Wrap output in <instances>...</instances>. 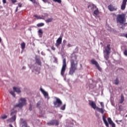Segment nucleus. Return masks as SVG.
I'll return each instance as SVG.
<instances>
[{
  "label": "nucleus",
  "mask_w": 127,
  "mask_h": 127,
  "mask_svg": "<svg viewBox=\"0 0 127 127\" xmlns=\"http://www.w3.org/2000/svg\"><path fill=\"white\" fill-rule=\"evenodd\" d=\"M70 67L69 68V75H73L75 73V71L77 70L78 67V61L77 60V56L74 55L71 56L70 60Z\"/></svg>",
  "instance_id": "obj_1"
},
{
  "label": "nucleus",
  "mask_w": 127,
  "mask_h": 127,
  "mask_svg": "<svg viewBox=\"0 0 127 127\" xmlns=\"http://www.w3.org/2000/svg\"><path fill=\"white\" fill-rule=\"evenodd\" d=\"M116 21L117 23H120V24L126 22V21H127V19H126V14L122 13L117 15Z\"/></svg>",
  "instance_id": "obj_2"
},
{
  "label": "nucleus",
  "mask_w": 127,
  "mask_h": 127,
  "mask_svg": "<svg viewBox=\"0 0 127 127\" xmlns=\"http://www.w3.org/2000/svg\"><path fill=\"white\" fill-rule=\"evenodd\" d=\"M67 68V64H66V59L63 60V66L61 70V75L64 77L65 74V72L66 71V68Z\"/></svg>",
  "instance_id": "obj_3"
},
{
  "label": "nucleus",
  "mask_w": 127,
  "mask_h": 127,
  "mask_svg": "<svg viewBox=\"0 0 127 127\" xmlns=\"http://www.w3.org/2000/svg\"><path fill=\"white\" fill-rule=\"evenodd\" d=\"M23 106H26V99L21 98L19 100V103L15 105L16 108H22Z\"/></svg>",
  "instance_id": "obj_4"
},
{
  "label": "nucleus",
  "mask_w": 127,
  "mask_h": 127,
  "mask_svg": "<svg viewBox=\"0 0 127 127\" xmlns=\"http://www.w3.org/2000/svg\"><path fill=\"white\" fill-rule=\"evenodd\" d=\"M48 126H59V121L57 120H53L47 123Z\"/></svg>",
  "instance_id": "obj_5"
},
{
  "label": "nucleus",
  "mask_w": 127,
  "mask_h": 127,
  "mask_svg": "<svg viewBox=\"0 0 127 127\" xmlns=\"http://www.w3.org/2000/svg\"><path fill=\"white\" fill-rule=\"evenodd\" d=\"M54 106H56V108H59L62 105V101L59 99L57 98L56 101L54 102Z\"/></svg>",
  "instance_id": "obj_6"
},
{
  "label": "nucleus",
  "mask_w": 127,
  "mask_h": 127,
  "mask_svg": "<svg viewBox=\"0 0 127 127\" xmlns=\"http://www.w3.org/2000/svg\"><path fill=\"white\" fill-rule=\"evenodd\" d=\"M91 62L92 64H93V65H95L96 67H97V68L99 70V71H102V68H101V67H100V65L98 63V62H97L94 60H92L91 61Z\"/></svg>",
  "instance_id": "obj_7"
},
{
  "label": "nucleus",
  "mask_w": 127,
  "mask_h": 127,
  "mask_svg": "<svg viewBox=\"0 0 127 127\" xmlns=\"http://www.w3.org/2000/svg\"><path fill=\"white\" fill-rule=\"evenodd\" d=\"M108 9L110 11H116V10H118V7L111 4L108 5Z\"/></svg>",
  "instance_id": "obj_8"
},
{
  "label": "nucleus",
  "mask_w": 127,
  "mask_h": 127,
  "mask_svg": "<svg viewBox=\"0 0 127 127\" xmlns=\"http://www.w3.org/2000/svg\"><path fill=\"white\" fill-rule=\"evenodd\" d=\"M61 43H62V37H60L56 41V43L55 44V46L56 47L58 48L59 47V46L61 45Z\"/></svg>",
  "instance_id": "obj_9"
},
{
  "label": "nucleus",
  "mask_w": 127,
  "mask_h": 127,
  "mask_svg": "<svg viewBox=\"0 0 127 127\" xmlns=\"http://www.w3.org/2000/svg\"><path fill=\"white\" fill-rule=\"evenodd\" d=\"M127 0H123L122 4L121 5V9L122 10H125L127 6Z\"/></svg>",
  "instance_id": "obj_10"
},
{
  "label": "nucleus",
  "mask_w": 127,
  "mask_h": 127,
  "mask_svg": "<svg viewBox=\"0 0 127 127\" xmlns=\"http://www.w3.org/2000/svg\"><path fill=\"white\" fill-rule=\"evenodd\" d=\"M105 51L106 52V54L108 55L111 53V45L108 44L107 45L106 48H105Z\"/></svg>",
  "instance_id": "obj_11"
},
{
  "label": "nucleus",
  "mask_w": 127,
  "mask_h": 127,
  "mask_svg": "<svg viewBox=\"0 0 127 127\" xmlns=\"http://www.w3.org/2000/svg\"><path fill=\"white\" fill-rule=\"evenodd\" d=\"M89 105L90 106H91V107H92V108L93 109H94V110L97 109V108H98L97 107V105H96V103H95V102L94 101H89Z\"/></svg>",
  "instance_id": "obj_12"
},
{
  "label": "nucleus",
  "mask_w": 127,
  "mask_h": 127,
  "mask_svg": "<svg viewBox=\"0 0 127 127\" xmlns=\"http://www.w3.org/2000/svg\"><path fill=\"white\" fill-rule=\"evenodd\" d=\"M107 120L109 124L112 126V127H116V124H115L113 121H112V119H111V118H108Z\"/></svg>",
  "instance_id": "obj_13"
},
{
  "label": "nucleus",
  "mask_w": 127,
  "mask_h": 127,
  "mask_svg": "<svg viewBox=\"0 0 127 127\" xmlns=\"http://www.w3.org/2000/svg\"><path fill=\"white\" fill-rule=\"evenodd\" d=\"M88 8H90L92 11H94V8H97V6L95 5V4L92 3L89 4L88 6Z\"/></svg>",
  "instance_id": "obj_14"
},
{
  "label": "nucleus",
  "mask_w": 127,
  "mask_h": 127,
  "mask_svg": "<svg viewBox=\"0 0 127 127\" xmlns=\"http://www.w3.org/2000/svg\"><path fill=\"white\" fill-rule=\"evenodd\" d=\"M40 91L42 92L45 98H46V97H48V93L45 91L42 88H40Z\"/></svg>",
  "instance_id": "obj_15"
},
{
  "label": "nucleus",
  "mask_w": 127,
  "mask_h": 127,
  "mask_svg": "<svg viewBox=\"0 0 127 127\" xmlns=\"http://www.w3.org/2000/svg\"><path fill=\"white\" fill-rule=\"evenodd\" d=\"M103 120L106 126L109 127V123H108V121L106 120V117H105V116H103Z\"/></svg>",
  "instance_id": "obj_16"
},
{
  "label": "nucleus",
  "mask_w": 127,
  "mask_h": 127,
  "mask_svg": "<svg viewBox=\"0 0 127 127\" xmlns=\"http://www.w3.org/2000/svg\"><path fill=\"white\" fill-rule=\"evenodd\" d=\"M13 90H14V92H16V93H21V91H20V88H17V87H14L13 88Z\"/></svg>",
  "instance_id": "obj_17"
},
{
  "label": "nucleus",
  "mask_w": 127,
  "mask_h": 127,
  "mask_svg": "<svg viewBox=\"0 0 127 127\" xmlns=\"http://www.w3.org/2000/svg\"><path fill=\"white\" fill-rule=\"evenodd\" d=\"M97 111H98L99 113H101V114H104L105 110L103 108H100L99 107L96 108Z\"/></svg>",
  "instance_id": "obj_18"
},
{
  "label": "nucleus",
  "mask_w": 127,
  "mask_h": 127,
  "mask_svg": "<svg viewBox=\"0 0 127 127\" xmlns=\"http://www.w3.org/2000/svg\"><path fill=\"white\" fill-rule=\"evenodd\" d=\"M125 101V97H124V95L121 94V99L120 100V104H123Z\"/></svg>",
  "instance_id": "obj_19"
},
{
  "label": "nucleus",
  "mask_w": 127,
  "mask_h": 127,
  "mask_svg": "<svg viewBox=\"0 0 127 127\" xmlns=\"http://www.w3.org/2000/svg\"><path fill=\"white\" fill-rule=\"evenodd\" d=\"M96 8V9L94 11V14H95V15H98L100 13V11H99V8L97 7Z\"/></svg>",
  "instance_id": "obj_20"
},
{
  "label": "nucleus",
  "mask_w": 127,
  "mask_h": 127,
  "mask_svg": "<svg viewBox=\"0 0 127 127\" xmlns=\"http://www.w3.org/2000/svg\"><path fill=\"white\" fill-rule=\"evenodd\" d=\"M36 63H37L38 65L41 66V61L40 59L36 58L35 59Z\"/></svg>",
  "instance_id": "obj_21"
},
{
  "label": "nucleus",
  "mask_w": 127,
  "mask_h": 127,
  "mask_svg": "<svg viewBox=\"0 0 127 127\" xmlns=\"http://www.w3.org/2000/svg\"><path fill=\"white\" fill-rule=\"evenodd\" d=\"M15 120H16V116H15V115H14L12 118L9 119L8 121L9 122H14L15 121Z\"/></svg>",
  "instance_id": "obj_22"
},
{
  "label": "nucleus",
  "mask_w": 127,
  "mask_h": 127,
  "mask_svg": "<svg viewBox=\"0 0 127 127\" xmlns=\"http://www.w3.org/2000/svg\"><path fill=\"white\" fill-rule=\"evenodd\" d=\"M20 124L21 125H25V124H26V122H25V120H23V119L21 118L20 120Z\"/></svg>",
  "instance_id": "obj_23"
},
{
  "label": "nucleus",
  "mask_w": 127,
  "mask_h": 127,
  "mask_svg": "<svg viewBox=\"0 0 127 127\" xmlns=\"http://www.w3.org/2000/svg\"><path fill=\"white\" fill-rule=\"evenodd\" d=\"M52 20H53V18H49L47 20H45V21L47 23H49V22H52Z\"/></svg>",
  "instance_id": "obj_24"
},
{
  "label": "nucleus",
  "mask_w": 127,
  "mask_h": 127,
  "mask_svg": "<svg viewBox=\"0 0 127 127\" xmlns=\"http://www.w3.org/2000/svg\"><path fill=\"white\" fill-rule=\"evenodd\" d=\"M37 26H38V27H41L42 26H44V23H40L37 24Z\"/></svg>",
  "instance_id": "obj_25"
},
{
  "label": "nucleus",
  "mask_w": 127,
  "mask_h": 127,
  "mask_svg": "<svg viewBox=\"0 0 127 127\" xmlns=\"http://www.w3.org/2000/svg\"><path fill=\"white\" fill-rule=\"evenodd\" d=\"M21 47L22 49H24L25 48V43L23 42L21 44Z\"/></svg>",
  "instance_id": "obj_26"
},
{
  "label": "nucleus",
  "mask_w": 127,
  "mask_h": 127,
  "mask_svg": "<svg viewBox=\"0 0 127 127\" xmlns=\"http://www.w3.org/2000/svg\"><path fill=\"white\" fill-rule=\"evenodd\" d=\"M119 83H120V81H119V78H117L115 80V85H119Z\"/></svg>",
  "instance_id": "obj_27"
},
{
  "label": "nucleus",
  "mask_w": 127,
  "mask_h": 127,
  "mask_svg": "<svg viewBox=\"0 0 127 127\" xmlns=\"http://www.w3.org/2000/svg\"><path fill=\"white\" fill-rule=\"evenodd\" d=\"M53 0L55 2H58V3H61V2H62V0Z\"/></svg>",
  "instance_id": "obj_28"
},
{
  "label": "nucleus",
  "mask_w": 127,
  "mask_h": 127,
  "mask_svg": "<svg viewBox=\"0 0 127 127\" xmlns=\"http://www.w3.org/2000/svg\"><path fill=\"white\" fill-rule=\"evenodd\" d=\"M109 55H110V54L108 55V54H106V55L104 57H105L106 60H109Z\"/></svg>",
  "instance_id": "obj_29"
},
{
  "label": "nucleus",
  "mask_w": 127,
  "mask_h": 127,
  "mask_svg": "<svg viewBox=\"0 0 127 127\" xmlns=\"http://www.w3.org/2000/svg\"><path fill=\"white\" fill-rule=\"evenodd\" d=\"M1 119H2L3 120H4L5 119H7V116L4 115L3 116H1Z\"/></svg>",
  "instance_id": "obj_30"
},
{
  "label": "nucleus",
  "mask_w": 127,
  "mask_h": 127,
  "mask_svg": "<svg viewBox=\"0 0 127 127\" xmlns=\"http://www.w3.org/2000/svg\"><path fill=\"white\" fill-rule=\"evenodd\" d=\"M10 94L13 96V97H15V93H14V92L13 91H10Z\"/></svg>",
  "instance_id": "obj_31"
},
{
  "label": "nucleus",
  "mask_w": 127,
  "mask_h": 127,
  "mask_svg": "<svg viewBox=\"0 0 127 127\" xmlns=\"http://www.w3.org/2000/svg\"><path fill=\"white\" fill-rule=\"evenodd\" d=\"M38 33L40 34H43V31H42V29H40L38 31Z\"/></svg>",
  "instance_id": "obj_32"
},
{
  "label": "nucleus",
  "mask_w": 127,
  "mask_h": 127,
  "mask_svg": "<svg viewBox=\"0 0 127 127\" xmlns=\"http://www.w3.org/2000/svg\"><path fill=\"white\" fill-rule=\"evenodd\" d=\"M66 108V104L64 105L63 106H62L61 107V110H62L63 111H64V110H65V108Z\"/></svg>",
  "instance_id": "obj_33"
},
{
  "label": "nucleus",
  "mask_w": 127,
  "mask_h": 127,
  "mask_svg": "<svg viewBox=\"0 0 127 127\" xmlns=\"http://www.w3.org/2000/svg\"><path fill=\"white\" fill-rule=\"evenodd\" d=\"M11 1H12V3H15V2H17V0H10Z\"/></svg>",
  "instance_id": "obj_34"
},
{
  "label": "nucleus",
  "mask_w": 127,
  "mask_h": 127,
  "mask_svg": "<svg viewBox=\"0 0 127 127\" xmlns=\"http://www.w3.org/2000/svg\"><path fill=\"white\" fill-rule=\"evenodd\" d=\"M30 0V1L33 2V3H36V1H35V0Z\"/></svg>",
  "instance_id": "obj_35"
},
{
  "label": "nucleus",
  "mask_w": 127,
  "mask_h": 127,
  "mask_svg": "<svg viewBox=\"0 0 127 127\" xmlns=\"http://www.w3.org/2000/svg\"><path fill=\"white\" fill-rule=\"evenodd\" d=\"M124 54L126 55V56H127V50H125Z\"/></svg>",
  "instance_id": "obj_36"
},
{
  "label": "nucleus",
  "mask_w": 127,
  "mask_h": 127,
  "mask_svg": "<svg viewBox=\"0 0 127 127\" xmlns=\"http://www.w3.org/2000/svg\"><path fill=\"white\" fill-rule=\"evenodd\" d=\"M100 105H101V107H102L103 108H104V103H103V102H100Z\"/></svg>",
  "instance_id": "obj_37"
},
{
  "label": "nucleus",
  "mask_w": 127,
  "mask_h": 127,
  "mask_svg": "<svg viewBox=\"0 0 127 127\" xmlns=\"http://www.w3.org/2000/svg\"><path fill=\"white\" fill-rule=\"evenodd\" d=\"M51 49L52 50L55 51L56 49L55 48V47H54V46H52Z\"/></svg>",
  "instance_id": "obj_38"
},
{
  "label": "nucleus",
  "mask_w": 127,
  "mask_h": 127,
  "mask_svg": "<svg viewBox=\"0 0 127 127\" xmlns=\"http://www.w3.org/2000/svg\"><path fill=\"white\" fill-rule=\"evenodd\" d=\"M18 6H19V7H21V6H22V4H21L20 3H18Z\"/></svg>",
  "instance_id": "obj_39"
},
{
  "label": "nucleus",
  "mask_w": 127,
  "mask_h": 127,
  "mask_svg": "<svg viewBox=\"0 0 127 127\" xmlns=\"http://www.w3.org/2000/svg\"><path fill=\"white\" fill-rule=\"evenodd\" d=\"M67 47H72V45H71L70 43H68L67 45Z\"/></svg>",
  "instance_id": "obj_40"
},
{
  "label": "nucleus",
  "mask_w": 127,
  "mask_h": 127,
  "mask_svg": "<svg viewBox=\"0 0 127 127\" xmlns=\"http://www.w3.org/2000/svg\"><path fill=\"white\" fill-rule=\"evenodd\" d=\"M39 106H40V102H38L37 103V107H39Z\"/></svg>",
  "instance_id": "obj_41"
},
{
  "label": "nucleus",
  "mask_w": 127,
  "mask_h": 127,
  "mask_svg": "<svg viewBox=\"0 0 127 127\" xmlns=\"http://www.w3.org/2000/svg\"><path fill=\"white\" fill-rule=\"evenodd\" d=\"M3 3H6V0H2Z\"/></svg>",
  "instance_id": "obj_42"
},
{
  "label": "nucleus",
  "mask_w": 127,
  "mask_h": 127,
  "mask_svg": "<svg viewBox=\"0 0 127 127\" xmlns=\"http://www.w3.org/2000/svg\"><path fill=\"white\" fill-rule=\"evenodd\" d=\"M13 114H15V111H13L11 113V116H12V115H13Z\"/></svg>",
  "instance_id": "obj_43"
},
{
  "label": "nucleus",
  "mask_w": 127,
  "mask_h": 127,
  "mask_svg": "<svg viewBox=\"0 0 127 127\" xmlns=\"http://www.w3.org/2000/svg\"><path fill=\"white\" fill-rule=\"evenodd\" d=\"M35 17H36V18H37L38 19H39V17H38V16L35 15L34 16Z\"/></svg>",
  "instance_id": "obj_44"
},
{
  "label": "nucleus",
  "mask_w": 127,
  "mask_h": 127,
  "mask_svg": "<svg viewBox=\"0 0 127 127\" xmlns=\"http://www.w3.org/2000/svg\"><path fill=\"white\" fill-rule=\"evenodd\" d=\"M43 0V1L44 2H45V3H46V2H47V1H48L47 0Z\"/></svg>",
  "instance_id": "obj_45"
},
{
  "label": "nucleus",
  "mask_w": 127,
  "mask_h": 127,
  "mask_svg": "<svg viewBox=\"0 0 127 127\" xmlns=\"http://www.w3.org/2000/svg\"><path fill=\"white\" fill-rule=\"evenodd\" d=\"M43 34H39V37H42V35Z\"/></svg>",
  "instance_id": "obj_46"
},
{
  "label": "nucleus",
  "mask_w": 127,
  "mask_h": 127,
  "mask_svg": "<svg viewBox=\"0 0 127 127\" xmlns=\"http://www.w3.org/2000/svg\"><path fill=\"white\" fill-rule=\"evenodd\" d=\"M122 24H124V25H126V24H127V23L124 22V23H122Z\"/></svg>",
  "instance_id": "obj_47"
},
{
  "label": "nucleus",
  "mask_w": 127,
  "mask_h": 127,
  "mask_svg": "<svg viewBox=\"0 0 127 127\" xmlns=\"http://www.w3.org/2000/svg\"><path fill=\"white\" fill-rule=\"evenodd\" d=\"M120 28H121V29H124V27L123 26L120 27Z\"/></svg>",
  "instance_id": "obj_48"
},
{
  "label": "nucleus",
  "mask_w": 127,
  "mask_h": 127,
  "mask_svg": "<svg viewBox=\"0 0 127 127\" xmlns=\"http://www.w3.org/2000/svg\"><path fill=\"white\" fill-rule=\"evenodd\" d=\"M29 110L30 111H32V108H31V107H30Z\"/></svg>",
  "instance_id": "obj_49"
},
{
  "label": "nucleus",
  "mask_w": 127,
  "mask_h": 127,
  "mask_svg": "<svg viewBox=\"0 0 127 127\" xmlns=\"http://www.w3.org/2000/svg\"><path fill=\"white\" fill-rule=\"evenodd\" d=\"M17 10H18V7H17L16 8V11H17Z\"/></svg>",
  "instance_id": "obj_50"
},
{
  "label": "nucleus",
  "mask_w": 127,
  "mask_h": 127,
  "mask_svg": "<svg viewBox=\"0 0 127 127\" xmlns=\"http://www.w3.org/2000/svg\"><path fill=\"white\" fill-rule=\"evenodd\" d=\"M75 50H76V51H78V47H76V48H75Z\"/></svg>",
  "instance_id": "obj_51"
},
{
  "label": "nucleus",
  "mask_w": 127,
  "mask_h": 127,
  "mask_svg": "<svg viewBox=\"0 0 127 127\" xmlns=\"http://www.w3.org/2000/svg\"><path fill=\"white\" fill-rule=\"evenodd\" d=\"M125 37H126V38H127V33L125 35Z\"/></svg>",
  "instance_id": "obj_52"
},
{
  "label": "nucleus",
  "mask_w": 127,
  "mask_h": 127,
  "mask_svg": "<svg viewBox=\"0 0 127 127\" xmlns=\"http://www.w3.org/2000/svg\"><path fill=\"white\" fill-rule=\"evenodd\" d=\"M113 15H115V16H117V15H116V14H115V13H113Z\"/></svg>",
  "instance_id": "obj_53"
},
{
  "label": "nucleus",
  "mask_w": 127,
  "mask_h": 127,
  "mask_svg": "<svg viewBox=\"0 0 127 127\" xmlns=\"http://www.w3.org/2000/svg\"><path fill=\"white\" fill-rule=\"evenodd\" d=\"M0 42H1V39L0 38Z\"/></svg>",
  "instance_id": "obj_54"
},
{
  "label": "nucleus",
  "mask_w": 127,
  "mask_h": 127,
  "mask_svg": "<svg viewBox=\"0 0 127 127\" xmlns=\"http://www.w3.org/2000/svg\"><path fill=\"white\" fill-rule=\"evenodd\" d=\"M64 42H66V40H64Z\"/></svg>",
  "instance_id": "obj_55"
}]
</instances>
